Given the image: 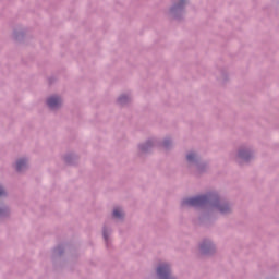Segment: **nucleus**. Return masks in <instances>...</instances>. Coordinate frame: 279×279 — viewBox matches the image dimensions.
Masks as SVG:
<instances>
[{"label": "nucleus", "mask_w": 279, "mask_h": 279, "mask_svg": "<svg viewBox=\"0 0 279 279\" xmlns=\"http://www.w3.org/2000/svg\"><path fill=\"white\" fill-rule=\"evenodd\" d=\"M113 217H116V219H121V217H123V211L120 208H114Z\"/></svg>", "instance_id": "obj_4"}, {"label": "nucleus", "mask_w": 279, "mask_h": 279, "mask_svg": "<svg viewBox=\"0 0 279 279\" xmlns=\"http://www.w3.org/2000/svg\"><path fill=\"white\" fill-rule=\"evenodd\" d=\"M219 210H220V213H228V210H230V207H228V205L220 206Z\"/></svg>", "instance_id": "obj_6"}, {"label": "nucleus", "mask_w": 279, "mask_h": 279, "mask_svg": "<svg viewBox=\"0 0 279 279\" xmlns=\"http://www.w3.org/2000/svg\"><path fill=\"white\" fill-rule=\"evenodd\" d=\"M247 156H248L247 151H240L239 153V157L244 159V160H247Z\"/></svg>", "instance_id": "obj_5"}, {"label": "nucleus", "mask_w": 279, "mask_h": 279, "mask_svg": "<svg viewBox=\"0 0 279 279\" xmlns=\"http://www.w3.org/2000/svg\"><path fill=\"white\" fill-rule=\"evenodd\" d=\"M60 104H62V100H60L59 97H50L47 100V105L49 106V108H59Z\"/></svg>", "instance_id": "obj_2"}, {"label": "nucleus", "mask_w": 279, "mask_h": 279, "mask_svg": "<svg viewBox=\"0 0 279 279\" xmlns=\"http://www.w3.org/2000/svg\"><path fill=\"white\" fill-rule=\"evenodd\" d=\"M208 202V196H196L183 202L184 206H204Z\"/></svg>", "instance_id": "obj_1"}, {"label": "nucleus", "mask_w": 279, "mask_h": 279, "mask_svg": "<svg viewBox=\"0 0 279 279\" xmlns=\"http://www.w3.org/2000/svg\"><path fill=\"white\" fill-rule=\"evenodd\" d=\"M201 248H202V250H206V246L202 245Z\"/></svg>", "instance_id": "obj_11"}, {"label": "nucleus", "mask_w": 279, "mask_h": 279, "mask_svg": "<svg viewBox=\"0 0 279 279\" xmlns=\"http://www.w3.org/2000/svg\"><path fill=\"white\" fill-rule=\"evenodd\" d=\"M2 195H5V190L2 186H0V197H2Z\"/></svg>", "instance_id": "obj_8"}, {"label": "nucleus", "mask_w": 279, "mask_h": 279, "mask_svg": "<svg viewBox=\"0 0 279 279\" xmlns=\"http://www.w3.org/2000/svg\"><path fill=\"white\" fill-rule=\"evenodd\" d=\"M104 239L105 241H108V235L106 234V231H104Z\"/></svg>", "instance_id": "obj_10"}, {"label": "nucleus", "mask_w": 279, "mask_h": 279, "mask_svg": "<svg viewBox=\"0 0 279 279\" xmlns=\"http://www.w3.org/2000/svg\"><path fill=\"white\" fill-rule=\"evenodd\" d=\"M124 99H128V97H126V96L120 97V98H119L120 104H123Z\"/></svg>", "instance_id": "obj_9"}, {"label": "nucleus", "mask_w": 279, "mask_h": 279, "mask_svg": "<svg viewBox=\"0 0 279 279\" xmlns=\"http://www.w3.org/2000/svg\"><path fill=\"white\" fill-rule=\"evenodd\" d=\"M25 167H27V161H25V159H20L16 162V170L17 171H23L25 169Z\"/></svg>", "instance_id": "obj_3"}, {"label": "nucleus", "mask_w": 279, "mask_h": 279, "mask_svg": "<svg viewBox=\"0 0 279 279\" xmlns=\"http://www.w3.org/2000/svg\"><path fill=\"white\" fill-rule=\"evenodd\" d=\"M189 162H193V160H195V154L191 153L186 156Z\"/></svg>", "instance_id": "obj_7"}]
</instances>
